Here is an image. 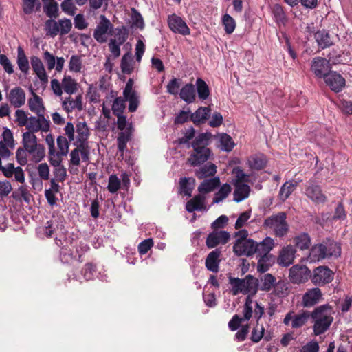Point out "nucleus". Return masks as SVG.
<instances>
[{
	"instance_id": "4d7b16f0",
	"label": "nucleus",
	"mask_w": 352,
	"mask_h": 352,
	"mask_svg": "<svg viewBox=\"0 0 352 352\" xmlns=\"http://www.w3.org/2000/svg\"><path fill=\"white\" fill-rule=\"evenodd\" d=\"M232 173L235 175V178L232 180V184H245L248 182L249 175L245 174L241 168H234Z\"/></svg>"
},
{
	"instance_id": "a878e982",
	"label": "nucleus",
	"mask_w": 352,
	"mask_h": 352,
	"mask_svg": "<svg viewBox=\"0 0 352 352\" xmlns=\"http://www.w3.org/2000/svg\"><path fill=\"white\" fill-rule=\"evenodd\" d=\"M82 98L81 95H78L74 98L69 96L63 100L62 107L67 113L74 110L81 111L82 109Z\"/></svg>"
},
{
	"instance_id": "a18cd8bd",
	"label": "nucleus",
	"mask_w": 352,
	"mask_h": 352,
	"mask_svg": "<svg viewBox=\"0 0 352 352\" xmlns=\"http://www.w3.org/2000/svg\"><path fill=\"white\" fill-rule=\"evenodd\" d=\"M273 289V294L279 298L287 296L289 292L288 283L284 280H279L277 283L276 282Z\"/></svg>"
},
{
	"instance_id": "13d9d810",
	"label": "nucleus",
	"mask_w": 352,
	"mask_h": 352,
	"mask_svg": "<svg viewBox=\"0 0 352 352\" xmlns=\"http://www.w3.org/2000/svg\"><path fill=\"white\" fill-rule=\"evenodd\" d=\"M125 98L122 97H117L112 104V111L115 116L121 115L126 107Z\"/></svg>"
},
{
	"instance_id": "0eeeda50",
	"label": "nucleus",
	"mask_w": 352,
	"mask_h": 352,
	"mask_svg": "<svg viewBox=\"0 0 352 352\" xmlns=\"http://www.w3.org/2000/svg\"><path fill=\"white\" fill-rule=\"evenodd\" d=\"M23 147L28 152L33 162H41L45 156V149L43 144L37 142L36 136L32 133H23Z\"/></svg>"
},
{
	"instance_id": "473e14b6",
	"label": "nucleus",
	"mask_w": 352,
	"mask_h": 352,
	"mask_svg": "<svg viewBox=\"0 0 352 352\" xmlns=\"http://www.w3.org/2000/svg\"><path fill=\"white\" fill-rule=\"evenodd\" d=\"M298 182L296 180H289L283 184L278 193L279 199L285 201L290 195L296 190Z\"/></svg>"
},
{
	"instance_id": "9d476101",
	"label": "nucleus",
	"mask_w": 352,
	"mask_h": 352,
	"mask_svg": "<svg viewBox=\"0 0 352 352\" xmlns=\"http://www.w3.org/2000/svg\"><path fill=\"white\" fill-rule=\"evenodd\" d=\"M310 318L308 311L302 310L296 313L294 310L287 312L283 319V324L290 326L292 329H299L303 327Z\"/></svg>"
},
{
	"instance_id": "603ef678",
	"label": "nucleus",
	"mask_w": 352,
	"mask_h": 352,
	"mask_svg": "<svg viewBox=\"0 0 352 352\" xmlns=\"http://www.w3.org/2000/svg\"><path fill=\"white\" fill-rule=\"evenodd\" d=\"M41 8V3L38 0H23V10L26 14H30Z\"/></svg>"
},
{
	"instance_id": "bb28decb",
	"label": "nucleus",
	"mask_w": 352,
	"mask_h": 352,
	"mask_svg": "<svg viewBox=\"0 0 352 352\" xmlns=\"http://www.w3.org/2000/svg\"><path fill=\"white\" fill-rule=\"evenodd\" d=\"M206 196L202 194H199L195 196L192 199L187 201L186 205V209L189 212H192L195 210H205L206 206L205 205V201Z\"/></svg>"
},
{
	"instance_id": "c85d7f7f",
	"label": "nucleus",
	"mask_w": 352,
	"mask_h": 352,
	"mask_svg": "<svg viewBox=\"0 0 352 352\" xmlns=\"http://www.w3.org/2000/svg\"><path fill=\"white\" fill-rule=\"evenodd\" d=\"M28 107L30 110L36 113L37 116H45V107L42 98L32 91V97L28 99Z\"/></svg>"
},
{
	"instance_id": "6e6d98bb",
	"label": "nucleus",
	"mask_w": 352,
	"mask_h": 352,
	"mask_svg": "<svg viewBox=\"0 0 352 352\" xmlns=\"http://www.w3.org/2000/svg\"><path fill=\"white\" fill-rule=\"evenodd\" d=\"M265 328L263 324H259L258 321L256 320V324L253 328L250 339L253 342H258L263 337Z\"/></svg>"
},
{
	"instance_id": "4c0bfd02",
	"label": "nucleus",
	"mask_w": 352,
	"mask_h": 352,
	"mask_svg": "<svg viewBox=\"0 0 352 352\" xmlns=\"http://www.w3.org/2000/svg\"><path fill=\"white\" fill-rule=\"evenodd\" d=\"M315 38L319 47L322 49L328 47L333 44L329 33L324 30L316 32Z\"/></svg>"
},
{
	"instance_id": "0e129e2a",
	"label": "nucleus",
	"mask_w": 352,
	"mask_h": 352,
	"mask_svg": "<svg viewBox=\"0 0 352 352\" xmlns=\"http://www.w3.org/2000/svg\"><path fill=\"white\" fill-rule=\"evenodd\" d=\"M49 162L54 167H58L62 166L63 157L64 155H60L59 153L55 151L52 152L49 151Z\"/></svg>"
},
{
	"instance_id": "052dcab7",
	"label": "nucleus",
	"mask_w": 352,
	"mask_h": 352,
	"mask_svg": "<svg viewBox=\"0 0 352 352\" xmlns=\"http://www.w3.org/2000/svg\"><path fill=\"white\" fill-rule=\"evenodd\" d=\"M129 35L128 30L126 27L122 26L121 28H118L115 30V38L114 41L118 43V44L122 45L127 39Z\"/></svg>"
},
{
	"instance_id": "393cba45",
	"label": "nucleus",
	"mask_w": 352,
	"mask_h": 352,
	"mask_svg": "<svg viewBox=\"0 0 352 352\" xmlns=\"http://www.w3.org/2000/svg\"><path fill=\"white\" fill-rule=\"evenodd\" d=\"M221 255V250L220 248H216L208 254L205 264L209 271L212 272H217L219 271Z\"/></svg>"
},
{
	"instance_id": "72a5a7b5",
	"label": "nucleus",
	"mask_w": 352,
	"mask_h": 352,
	"mask_svg": "<svg viewBox=\"0 0 352 352\" xmlns=\"http://www.w3.org/2000/svg\"><path fill=\"white\" fill-rule=\"evenodd\" d=\"M179 96L186 102L192 103L196 97L195 86L191 83L186 84L181 89Z\"/></svg>"
},
{
	"instance_id": "de8ad7c7",
	"label": "nucleus",
	"mask_w": 352,
	"mask_h": 352,
	"mask_svg": "<svg viewBox=\"0 0 352 352\" xmlns=\"http://www.w3.org/2000/svg\"><path fill=\"white\" fill-rule=\"evenodd\" d=\"M120 67L124 74H129L133 70V60L129 53L125 54L121 60Z\"/></svg>"
},
{
	"instance_id": "79ce46f5",
	"label": "nucleus",
	"mask_w": 352,
	"mask_h": 352,
	"mask_svg": "<svg viewBox=\"0 0 352 352\" xmlns=\"http://www.w3.org/2000/svg\"><path fill=\"white\" fill-rule=\"evenodd\" d=\"M196 87L199 98L202 100L207 99L210 95V90L206 82L199 78L196 80Z\"/></svg>"
},
{
	"instance_id": "774afa93",
	"label": "nucleus",
	"mask_w": 352,
	"mask_h": 352,
	"mask_svg": "<svg viewBox=\"0 0 352 352\" xmlns=\"http://www.w3.org/2000/svg\"><path fill=\"white\" fill-rule=\"evenodd\" d=\"M28 152L24 148V147H20L16 150V159L17 162L21 166H25L28 162Z\"/></svg>"
},
{
	"instance_id": "f8f14e48",
	"label": "nucleus",
	"mask_w": 352,
	"mask_h": 352,
	"mask_svg": "<svg viewBox=\"0 0 352 352\" xmlns=\"http://www.w3.org/2000/svg\"><path fill=\"white\" fill-rule=\"evenodd\" d=\"M310 277L315 285L322 286L333 280V272L328 267L319 266L314 270Z\"/></svg>"
},
{
	"instance_id": "f704fd0d",
	"label": "nucleus",
	"mask_w": 352,
	"mask_h": 352,
	"mask_svg": "<svg viewBox=\"0 0 352 352\" xmlns=\"http://www.w3.org/2000/svg\"><path fill=\"white\" fill-rule=\"evenodd\" d=\"M211 109L208 107H201L191 114V120L195 124L204 123L210 115Z\"/></svg>"
},
{
	"instance_id": "39448f33",
	"label": "nucleus",
	"mask_w": 352,
	"mask_h": 352,
	"mask_svg": "<svg viewBox=\"0 0 352 352\" xmlns=\"http://www.w3.org/2000/svg\"><path fill=\"white\" fill-rule=\"evenodd\" d=\"M340 253L339 244L333 241L327 240L314 245L310 250L308 258L310 262H316L331 256L338 257Z\"/></svg>"
},
{
	"instance_id": "864d4df0",
	"label": "nucleus",
	"mask_w": 352,
	"mask_h": 352,
	"mask_svg": "<svg viewBox=\"0 0 352 352\" xmlns=\"http://www.w3.org/2000/svg\"><path fill=\"white\" fill-rule=\"evenodd\" d=\"M131 26L143 30L144 28V22L140 13L135 8L131 9Z\"/></svg>"
},
{
	"instance_id": "412c9836",
	"label": "nucleus",
	"mask_w": 352,
	"mask_h": 352,
	"mask_svg": "<svg viewBox=\"0 0 352 352\" xmlns=\"http://www.w3.org/2000/svg\"><path fill=\"white\" fill-rule=\"evenodd\" d=\"M296 253V250L292 245L283 247L279 252L277 263L284 267L289 266L294 262Z\"/></svg>"
},
{
	"instance_id": "dca6fc26",
	"label": "nucleus",
	"mask_w": 352,
	"mask_h": 352,
	"mask_svg": "<svg viewBox=\"0 0 352 352\" xmlns=\"http://www.w3.org/2000/svg\"><path fill=\"white\" fill-rule=\"evenodd\" d=\"M289 276L294 283H305L310 276V270L304 265H295L290 268Z\"/></svg>"
},
{
	"instance_id": "e2e57ef3",
	"label": "nucleus",
	"mask_w": 352,
	"mask_h": 352,
	"mask_svg": "<svg viewBox=\"0 0 352 352\" xmlns=\"http://www.w3.org/2000/svg\"><path fill=\"white\" fill-rule=\"evenodd\" d=\"M61 9L65 14L74 16L76 13L77 8L76 7L74 0H64L61 3Z\"/></svg>"
},
{
	"instance_id": "c756f323",
	"label": "nucleus",
	"mask_w": 352,
	"mask_h": 352,
	"mask_svg": "<svg viewBox=\"0 0 352 352\" xmlns=\"http://www.w3.org/2000/svg\"><path fill=\"white\" fill-rule=\"evenodd\" d=\"M220 179L219 177H214L204 179L198 186V191L200 194L206 195L214 191L220 186Z\"/></svg>"
},
{
	"instance_id": "7ed1b4c3",
	"label": "nucleus",
	"mask_w": 352,
	"mask_h": 352,
	"mask_svg": "<svg viewBox=\"0 0 352 352\" xmlns=\"http://www.w3.org/2000/svg\"><path fill=\"white\" fill-rule=\"evenodd\" d=\"M333 314L332 307L327 304L316 307L310 313L315 335L319 336L329 329L333 320Z\"/></svg>"
},
{
	"instance_id": "49530a36",
	"label": "nucleus",
	"mask_w": 352,
	"mask_h": 352,
	"mask_svg": "<svg viewBox=\"0 0 352 352\" xmlns=\"http://www.w3.org/2000/svg\"><path fill=\"white\" fill-rule=\"evenodd\" d=\"M222 24L226 34H231L236 28L235 20L228 14H225L221 19Z\"/></svg>"
},
{
	"instance_id": "c9c22d12",
	"label": "nucleus",
	"mask_w": 352,
	"mask_h": 352,
	"mask_svg": "<svg viewBox=\"0 0 352 352\" xmlns=\"http://www.w3.org/2000/svg\"><path fill=\"white\" fill-rule=\"evenodd\" d=\"M216 173L217 166L214 164L210 163L197 170L195 175L198 179H204L206 177L214 176Z\"/></svg>"
},
{
	"instance_id": "a19ab883",
	"label": "nucleus",
	"mask_w": 352,
	"mask_h": 352,
	"mask_svg": "<svg viewBox=\"0 0 352 352\" xmlns=\"http://www.w3.org/2000/svg\"><path fill=\"white\" fill-rule=\"evenodd\" d=\"M219 147L222 151L226 152L231 151L235 145L232 138L226 133H222L219 135Z\"/></svg>"
},
{
	"instance_id": "423d86ee",
	"label": "nucleus",
	"mask_w": 352,
	"mask_h": 352,
	"mask_svg": "<svg viewBox=\"0 0 352 352\" xmlns=\"http://www.w3.org/2000/svg\"><path fill=\"white\" fill-rule=\"evenodd\" d=\"M248 236V232L246 230H241L235 232L236 240L233 245V252L236 256L249 257L256 253L255 241Z\"/></svg>"
},
{
	"instance_id": "2f4dec72",
	"label": "nucleus",
	"mask_w": 352,
	"mask_h": 352,
	"mask_svg": "<svg viewBox=\"0 0 352 352\" xmlns=\"http://www.w3.org/2000/svg\"><path fill=\"white\" fill-rule=\"evenodd\" d=\"M235 189L234 190V201L240 202L248 197L250 192V187L247 184H233Z\"/></svg>"
},
{
	"instance_id": "20e7f679",
	"label": "nucleus",
	"mask_w": 352,
	"mask_h": 352,
	"mask_svg": "<svg viewBox=\"0 0 352 352\" xmlns=\"http://www.w3.org/2000/svg\"><path fill=\"white\" fill-rule=\"evenodd\" d=\"M64 131L68 140L74 142V146L82 147V148L88 147L90 131L85 122H78L76 126L72 122H67Z\"/></svg>"
},
{
	"instance_id": "bf43d9fd",
	"label": "nucleus",
	"mask_w": 352,
	"mask_h": 352,
	"mask_svg": "<svg viewBox=\"0 0 352 352\" xmlns=\"http://www.w3.org/2000/svg\"><path fill=\"white\" fill-rule=\"evenodd\" d=\"M30 117L25 111L22 109H17L14 113V122L20 127L25 126Z\"/></svg>"
},
{
	"instance_id": "2eb2a0df",
	"label": "nucleus",
	"mask_w": 352,
	"mask_h": 352,
	"mask_svg": "<svg viewBox=\"0 0 352 352\" xmlns=\"http://www.w3.org/2000/svg\"><path fill=\"white\" fill-rule=\"evenodd\" d=\"M168 25L169 28L174 32L183 36L189 35L190 28L186 23L176 14H172L168 16Z\"/></svg>"
},
{
	"instance_id": "f03ea898",
	"label": "nucleus",
	"mask_w": 352,
	"mask_h": 352,
	"mask_svg": "<svg viewBox=\"0 0 352 352\" xmlns=\"http://www.w3.org/2000/svg\"><path fill=\"white\" fill-rule=\"evenodd\" d=\"M210 138L211 134L208 133H201L195 138L191 144L193 151L187 160L191 166H199L209 159L211 151L207 146Z\"/></svg>"
},
{
	"instance_id": "4468645a",
	"label": "nucleus",
	"mask_w": 352,
	"mask_h": 352,
	"mask_svg": "<svg viewBox=\"0 0 352 352\" xmlns=\"http://www.w3.org/2000/svg\"><path fill=\"white\" fill-rule=\"evenodd\" d=\"M230 239V234L224 230H214L210 232L206 241L208 248H214L219 245L226 244Z\"/></svg>"
},
{
	"instance_id": "3c124183",
	"label": "nucleus",
	"mask_w": 352,
	"mask_h": 352,
	"mask_svg": "<svg viewBox=\"0 0 352 352\" xmlns=\"http://www.w3.org/2000/svg\"><path fill=\"white\" fill-rule=\"evenodd\" d=\"M45 30L47 35L55 37L58 34L60 30L58 21L53 19H48L45 22Z\"/></svg>"
},
{
	"instance_id": "338daca9",
	"label": "nucleus",
	"mask_w": 352,
	"mask_h": 352,
	"mask_svg": "<svg viewBox=\"0 0 352 352\" xmlns=\"http://www.w3.org/2000/svg\"><path fill=\"white\" fill-rule=\"evenodd\" d=\"M120 188V179L115 175L109 178L107 189L111 193H116Z\"/></svg>"
},
{
	"instance_id": "69168bd1",
	"label": "nucleus",
	"mask_w": 352,
	"mask_h": 352,
	"mask_svg": "<svg viewBox=\"0 0 352 352\" xmlns=\"http://www.w3.org/2000/svg\"><path fill=\"white\" fill-rule=\"evenodd\" d=\"M57 146L60 155L66 156L69 151V142L65 137L58 136L57 138Z\"/></svg>"
},
{
	"instance_id": "5fc2aeb1",
	"label": "nucleus",
	"mask_w": 352,
	"mask_h": 352,
	"mask_svg": "<svg viewBox=\"0 0 352 352\" xmlns=\"http://www.w3.org/2000/svg\"><path fill=\"white\" fill-rule=\"evenodd\" d=\"M44 12L50 18L56 17L58 10V4L54 0H47L43 7Z\"/></svg>"
},
{
	"instance_id": "c03bdc74",
	"label": "nucleus",
	"mask_w": 352,
	"mask_h": 352,
	"mask_svg": "<svg viewBox=\"0 0 352 352\" xmlns=\"http://www.w3.org/2000/svg\"><path fill=\"white\" fill-rule=\"evenodd\" d=\"M231 191L232 188L230 184H223L218 192L214 195L212 204H219V202L222 201L228 196Z\"/></svg>"
},
{
	"instance_id": "6ab92c4d",
	"label": "nucleus",
	"mask_w": 352,
	"mask_h": 352,
	"mask_svg": "<svg viewBox=\"0 0 352 352\" xmlns=\"http://www.w3.org/2000/svg\"><path fill=\"white\" fill-rule=\"evenodd\" d=\"M329 60L322 57H316L312 60L311 70L318 78H324L330 69Z\"/></svg>"
},
{
	"instance_id": "1a4fd4ad",
	"label": "nucleus",
	"mask_w": 352,
	"mask_h": 352,
	"mask_svg": "<svg viewBox=\"0 0 352 352\" xmlns=\"http://www.w3.org/2000/svg\"><path fill=\"white\" fill-rule=\"evenodd\" d=\"M286 218L287 215L285 212H278L265 219L263 226L272 231L276 236L282 238L289 231V225Z\"/></svg>"
},
{
	"instance_id": "09e8293b",
	"label": "nucleus",
	"mask_w": 352,
	"mask_h": 352,
	"mask_svg": "<svg viewBox=\"0 0 352 352\" xmlns=\"http://www.w3.org/2000/svg\"><path fill=\"white\" fill-rule=\"evenodd\" d=\"M82 67V56L78 55H72L69 62V70L75 73H80L81 72Z\"/></svg>"
},
{
	"instance_id": "ddd939ff",
	"label": "nucleus",
	"mask_w": 352,
	"mask_h": 352,
	"mask_svg": "<svg viewBox=\"0 0 352 352\" xmlns=\"http://www.w3.org/2000/svg\"><path fill=\"white\" fill-rule=\"evenodd\" d=\"M28 131L25 133H34L39 131L47 132L50 129V122L45 118V116H30L28 119V124L25 125Z\"/></svg>"
},
{
	"instance_id": "7c9ffc66",
	"label": "nucleus",
	"mask_w": 352,
	"mask_h": 352,
	"mask_svg": "<svg viewBox=\"0 0 352 352\" xmlns=\"http://www.w3.org/2000/svg\"><path fill=\"white\" fill-rule=\"evenodd\" d=\"M275 245L274 240L271 237L265 238L261 243L255 242L256 248V253L258 254L261 256H270V252L274 248Z\"/></svg>"
},
{
	"instance_id": "4be33fe9",
	"label": "nucleus",
	"mask_w": 352,
	"mask_h": 352,
	"mask_svg": "<svg viewBox=\"0 0 352 352\" xmlns=\"http://www.w3.org/2000/svg\"><path fill=\"white\" fill-rule=\"evenodd\" d=\"M305 194L316 204H323L327 201V197L322 193L320 186L314 183L309 184L305 189Z\"/></svg>"
},
{
	"instance_id": "58836bf2",
	"label": "nucleus",
	"mask_w": 352,
	"mask_h": 352,
	"mask_svg": "<svg viewBox=\"0 0 352 352\" xmlns=\"http://www.w3.org/2000/svg\"><path fill=\"white\" fill-rule=\"evenodd\" d=\"M62 87L65 93L72 95L77 91L78 83L72 76L65 75L62 80Z\"/></svg>"
},
{
	"instance_id": "6e6552de",
	"label": "nucleus",
	"mask_w": 352,
	"mask_h": 352,
	"mask_svg": "<svg viewBox=\"0 0 352 352\" xmlns=\"http://www.w3.org/2000/svg\"><path fill=\"white\" fill-rule=\"evenodd\" d=\"M230 283L232 286V292L234 295L240 293L243 294L254 295L257 292V280L250 275L244 278H230Z\"/></svg>"
},
{
	"instance_id": "f257e3e1",
	"label": "nucleus",
	"mask_w": 352,
	"mask_h": 352,
	"mask_svg": "<svg viewBox=\"0 0 352 352\" xmlns=\"http://www.w3.org/2000/svg\"><path fill=\"white\" fill-rule=\"evenodd\" d=\"M258 321L264 314V307L257 301L253 300L252 296L248 295L245 298V303L243 307V317L238 314L233 316L228 322L229 329L234 331H236L240 324L245 320H249L253 316Z\"/></svg>"
},
{
	"instance_id": "37998d69",
	"label": "nucleus",
	"mask_w": 352,
	"mask_h": 352,
	"mask_svg": "<svg viewBox=\"0 0 352 352\" xmlns=\"http://www.w3.org/2000/svg\"><path fill=\"white\" fill-rule=\"evenodd\" d=\"M276 280V278L271 274H264L261 278V290L264 292H270L272 288H274Z\"/></svg>"
},
{
	"instance_id": "cd10ccee",
	"label": "nucleus",
	"mask_w": 352,
	"mask_h": 352,
	"mask_svg": "<svg viewBox=\"0 0 352 352\" xmlns=\"http://www.w3.org/2000/svg\"><path fill=\"white\" fill-rule=\"evenodd\" d=\"M80 157L83 161L86 162L89 159V153L86 148H82V147H76L72 150L70 153V171L73 166H78L80 165Z\"/></svg>"
},
{
	"instance_id": "680f3d73",
	"label": "nucleus",
	"mask_w": 352,
	"mask_h": 352,
	"mask_svg": "<svg viewBox=\"0 0 352 352\" xmlns=\"http://www.w3.org/2000/svg\"><path fill=\"white\" fill-rule=\"evenodd\" d=\"M60 32L58 34L60 35H65L68 34L72 28V21L67 18H63L58 21Z\"/></svg>"
},
{
	"instance_id": "9b49d317",
	"label": "nucleus",
	"mask_w": 352,
	"mask_h": 352,
	"mask_svg": "<svg viewBox=\"0 0 352 352\" xmlns=\"http://www.w3.org/2000/svg\"><path fill=\"white\" fill-rule=\"evenodd\" d=\"M113 25L111 21L104 16H100V21L97 24L94 32V37L100 43H105L107 41V36L112 33Z\"/></svg>"
},
{
	"instance_id": "ea45409f",
	"label": "nucleus",
	"mask_w": 352,
	"mask_h": 352,
	"mask_svg": "<svg viewBox=\"0 0 352 352\" xmlns=\"http://www.w3.org/2000/svg\"><path fill=\"white\" fill-rule=\"evenodd\" d=\"M248 163L250 168L261 170L265 167L266 160L263 155H254L248 158Z\"/></svg>"
},
{
	"instance_id": "5701e85b",
	"label": "nucleus",
	"mask_w": 352,
	"mask_h": 352,
	"mask_svg": "<svg viewBox=\"0 0 352 352\" xmlns=\"http://www.w3.org/2000/svg\"><path fill=\"white\" fill-rule=\"evenodd\" d=\"M322 296L321 290L318 287L308 289L302 296V305L304 307H311L320 301Z\"/></svg>"
},
{
	"instance_id": "a211bd4d",
	"label": "nucleus",
	"mask_w": 352,
	"mask_h": 352,
	"mask_svg": "<svg viewBox=\"0 0 352 352\" xmlns=\"http://www.w3.org/2000/svg\"><path fill=\"white\" fill-rule=\"evenodd\" d=\"M326 84L335 92H340L345 86L344 78L336 72H328L324 78Z\"/></svg>"
},
{
	"instance_id": "f3484780",
	"label": "nucleus",
	"mask_w": 352,
	"mask_h": 352,
	"mask_svg": "<svg viewBox=\"0 0 352 352\" xmlns=\"http://www.w3.org/2000/svg\"><path fill=\"white\" fill-rule=\"evenodd\" d=\"M6 99L14 108H20L25 103L26 94L21 87H15L6 94Z\"/></svg>"
},
{
	"instance_id": "e433bc0d",
	"label": "nucleus",
	"mask_w": 352,
	"mask_h": 352,
	"mask_svg": "<svg viewBox=\"0 0 352 352\" xmlns=\"http://www.w3.org/2000/svg\"><path fill=\"white\" fill-rule=\"evenodd\" d=\"M16 63L19 69L24 74H28L30 69L29 61L25 54L24 50L21 47L17 49V58Z\"/></svg>"
},
{
	"instance_id": "b1692460",
	"label": "nucleus",
	"mask_w": 352,
	"mask_h": 352,
	"mask_svg": "<svg viewBox=\"0 0 352 352\" xmlns=\"http://www.w3.org/2000/svg\"><path fill=\"white\" fill-rule=\"evenodd\" d=\"M30 63L34 74L41 82L43 84H47L48 82V76L41 58L33 56L30 58Z\"/></svg>"
},
{
	"instance_id": "8fccbe9b",
	"label": "nucleus",
	"mask_w": 352,
	"mask_h": 352,
	"mask_svg": "<svg viewBox=\"0 0 352 352\" xmlns=\"http://www.w3.org/2000/svg\"><path fill=\"white\" fill-rule=\"evenodd\" d=\"M296 245L300 250L308 249L310 246V237L306 233H301L294 238Z\"/></svg>"
},
{
	"instance_id": "aec40b11",
	"label": "nucleus",
	"mask_w": 352,
	"mask_h": 352,
	"mask_svg": "<svg viewBox=\"0 0 352 352\" xmlns=\"http://www.w3.org/2000/svg\"><path fill=\"white\" fill-rule=\"evenodd\" d=\"M133 81L132 79H129L123 91L124 98L129 102V111L130 112L135 111L139 104L137 93L133 89Z\"/></svg>"
}]
</instances>
